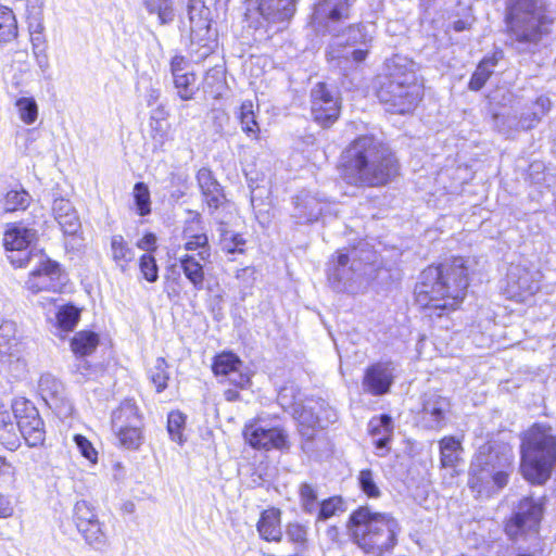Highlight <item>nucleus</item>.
<instances>
[{
	"instance_id": "1",
	"label": "nucleus",
	"mask_w": 556,
	"mask_h": 556,
	"mask_svg": "<svg viewBox=\"0 0 556 556\" xmlns=\"http://www.w3.org/2000/svg\"><path fill=\"white\" fill-rule=\"evenodd\" d=\"M399 174L391 150L374 136H359L341 154V177L351 186L380 187Z\"/></svg>"
},
{
	"instance_id": "2",
	"label": "nucleus",
	"mask_w": 556,
	"mask_h": 556,
	"mask_svg": "<svg viewBox=\"0 0 556 556\" xmlns=\"http://www.w3.org/2000/svg\"><path fill=\"white\" fill-rule=\"evenodd\" d=\"M468 285L465 262L462 257H455L448 263L422 270L415 288L416 301L422 307L439 309L440 316L460 305Z\"/></svg>"
},
{
	"instance_id": "3",
	"label": "nucleus",
	"mask_w": 556,
	"mask_h": 556,
	"mask_svg": "<svg viewBox=\"0 0 556 556\" xmlns=\"http://www.w3.org/2000/svg\"><path fill=\"white\" fill-rule=\"evenodd\" d=\"M377 97L391 113L413 112L422 98V85L418 81L414 62L402 55L388 60L387 74L380 81Z\"/></svg>"
},
{
	"instance_id": "4",
	"label": "nucleus",
	"mask_w": 556,
	"mask_h": 556,
	"mask_svg": "<svg viewBox=\"0 0 556 556\" xmlns=\"http://www.w3.org/2000/svg\"><path fill=\"white\" fill-rule=\"evenodd\" d=\"M514 454L505 444H484L470 465V489L479 496H490L502 490L513 472Z\"/></svg>"
},
{
	"instance_id": "5",
	"label": "nucleus",
	"mask_w": 556,
	"mask_h": 556,
	"mask_svg": "<svg viewBox=\"0 0 556 556\" xmlns=\"http://www.w3.org/2000/svg\"><path fill=\"white\" fill-rule=\"evenodd\" d=\"M349 529L354 542L366 553L380 556L396 543L399 525L388 514L375 513L364 506L350 517Z\"/></svg>"
},
{
	"instance_id": "6",
	"label": "nucleus",
	"mask_w": 556,
	"mask_h": 556,
	"mask_svg": "<svg viewBox=\"0 0 556 556\" xmlns=\"http://www.w3.org/2000/svg\"><path fill=\"white\" fill-rule=\"evenodd\" d=\"M556 463V430L535 424L523 435L521 444V471L536 484L544 483Z\"/></svg>"
},
{
	"instance_id": "7",
	"label": "nucleus",
	"mask_w": 556,
	"mask_h": 556,
	"mask_svg": "<svg viewBox=\"0 0 556 556\" xmlns=\"http://www.w3.org/2000/svg\"><path fill=\"white\" fill-rule=\"evenodd\" d=\"M554 17L539 0H507L509 37L519 43H538L551 30Z\"/></svg>"
},
{
	"instance_id": "8",
	"label": "nucleus",
	"mask_w": 556,
	"mask_h": 556,
	"mask_svg": "<svg viewBox=\"0 0 556 556\" xmlns=\"http://www.w3.org/2000/svg\"><path fill=\"white\" fill-rule=\"evenodd\" d=\"M542 516L543 505L540 498L526 496L517 505L505 526V532L513 541L523 538L529 541V546L527 549L518 547L516 556H536L541 552L539 527Z\"/></svg>"
},
{
	"instance_id": "9",
	"label": "nucleus",
	"mask_w": 556,
	"mask_h": 556,
	"mask_svg": "<svg viewBox=\"0 0 556 556\" xmlns=\"http://www.w3.org/2000/svg\"><path fill=\"white\" fill-rule=\"evenodd\" d=\"M367 262L357 258V251L351 255L340 253L337 262L329 269L328 280L333 290L338 292L356 293L367 282V271L370 267V257Z\"/></svg>"
},
{
	"instance_id": "10",
	"label": "nucleus",
	"mask_w": 556,
	"mask_h": 556,
	"mask_svg": "<svg viewBox=\"0 0 556 556\" xmlns=\"http://www.w3.org/2000/svg\"><path fill=\"white\" fill-rule=\"evenodd\" d=\"M278 403L285 410H290L294 418L302 425L308 428L316 426L324 428L328 422L337 419V414L332 409L325 410L323 417L319 410L324 406V402H309L303 405L296 400V388L294 386L283 387L277 396Z\"/></svg>"
},
{
	"instance_id": "11",
	"label": "nucleus",
	"mask_w": 556,
	"mask_h": 556,
	"mask_svg": "<svg viewBox=\"0 0 556 556\" xmlns=\"http://www.w3.org/2000/svg\"><path fill=\"white\" fill-rule=\"evenodd\" d=\"M37 239V231L21 225L12 224L3 236V245L8 258L14 267L30 265L36 258H42L41 251L35 250L31 244Z\"/></svg>"
},
{
	"instance_id": "12",
	"label": "nucleus",
	"mask_w": 556,
	"mask_h": 556,
	"mask_svg": "<svg viewBox=\"0 0 556 556\" xmlns=\"http://www.w3.org/2000/svg\"><path fill=\"white\" fill-rule=\"evenodd\" d=\"M364 26L361 24L351 25L345 35L336 36L332 42L329 45L327 56L328 60L334 62V65L348 70L353 64L363 62L367 56V50L353 49L351 50L346 46H354L358 42L366 41V34Z\"/></svg>"
},
{
	"instance_id": "13",
	"label": "nucleus",
	"mask_w": 556,
	"mask_h": 556,
	"mask_svg": "<svg viewBox=\"0 0 556 556\" xmlns=\"http://www.w3.org/2000/svg\"><path fill=\"white\" fill-rule=\"evenodd\" d=\"M0 369L15 378L26 372L23 344L17 336V326L11 320L0 325Z\"/></svg>"
},
{
	"instance_id": "14",
	"label": "nucleus",
	"mask_w": 556,
	"mask_h": 556,
	"mask_svg": "<svg viewBox=\"0 0 556 556\" xmlns=\"http://www.w3.org/2000/svg\"><path fill=\"white\" fill-rule=\"evenodd\" d=\"M451 400L437 391H429L420 397V409L416 413V422L426 430L440 431L447 422L451 413Z\"/></svg>"
},
{
	"instance_id": "15",
	"label": "nucleus",
	"mask_w": 556,
	"mask_h": 556,
	"mask_svg": "<svg viewBox=\"0 0 556 556\" xmlns=\"http://www.w3.org/2000/svg\"><path fill=\"white\" fill-rule=\"evenodd\" d=\"M12 409L17 418V434H22L28 446L42 445L46 439V430L43 421L33 403L25 399L16 400Z\"/></svg>"
},
{
	"instance_id": "16",
	"label": "nucleus",
	"mask_w": 556,
	"mask_h": 556,
	"mask_svg": "<svg viewBox=\"0 0 556 556\" xmlns=\"http://www.w3.org/2000/svg\"><path fill=\"white\" fill-rule=\"evenodd\" d=\"M33 263H35V267L26 281V288L33 293L61 291L65 285V276L59 264L47 258L45 254H42V258H36Z\"/></svg>"
},
{
	"instance_id": "17",
	"label": "nucleus",
	"mask_w": 556,
	"mask_h": 556,
	"mask_svg": "<svg viewBox=\"0 0 556 556\" xmlns=\"http://www.w3.org/2000/svg\"><path fill=\"white\" fill-rule=\"evenodd\" d=\"M73 517L86 543L94 549L102 551L106 546V535L94 507L86 501H78L74 506Z\"/></svg>"
},
{
	"instance_id": "18",
	"label": "nucleus",
	"mask_w": 556,
	"mask_h": 556,
	"mask_svg": "<svg viewBox=\"0 0 556 556\" xmlns=\"http://www.w3.org/2000/svg\"><path fill=\"white\" fill-rule=\"evenodd\" d=\"M312 115L324 128L330 127L340 115V99L326 84H317L311 91Z\"/></svg>"
},
{
	"instance_id": "19",
	"label": "nucleus",
	"mask_w": 556,
	"mask_h": 556,
	"mask_svg": "<svg viewBox=\"0 0 556 556\" xmlns=\"http://www.w3.org/2000/svg\"><path fill=\"white\" fill-rule=\"evenodd\" d=\"M190 20V39L192 46H198L202 55H207L213 48V36L208 20L210 10L199 0H191L188 5Z\"/></svg>"
},
{
	"instance_id": "20",
	"label": "nucleus",
	"mask_w": 556,
	"mask_h": 556,
	"mask_svg": "<svg viewBox=\"0 0 556 556\" xmlns=\"http://www.w3.org/2000/svg\"><path fill=\"white\" fill-rule=\"evenodd\" d=\"M243 435L254 448L285 450L289 447L288 434L282 428L266 427L261 421H254L244 427Z\"/></svg>"
},
{
	"instance_id": "21",
	"label": "nucleus",
	"mask_w": 556,
	"mask_h": 556,
	"mask_svg": "<svg viewBox=\"0 0 556 556\" xmlns=\"http://www.w3.org/2000/svg\"><path fill=\"white\" fill-rule=\"evenodd\" d=\"M539 274L520 265H511L507 273V294L517 302L526 303L540 290Z\"/></svg>"
},
{
	"instance_id": "22",
	"label": "nucleus",
	"mask_w": 556,
	"mask_h": 556,
	"mask_svg": "<svg viewBox=\"0 0 556 556\" xmlns=\"http://www.w3.org/2000/svg\"><path fill=\"white\" fill-rule=\"evenodd\" d=\"M329 207L321 198L308 191H301L293 201L291 218L298 225H307L317 222Z\"/></svg>"
},
{
	"instance_id": "23",
	"label": "nucleus",
	"mask_w": 556,
	"mask_h": 556,
	"mask_svg": "<svg viewBox=\"0 0 556 556\" xmlns=\"http://www.w3.org/2000/svg\"><path fill=\"white\" fill-rule=\"evenodd\" d=\"M393 370L391 362H378L369 366L363 378L364 391L375 396L388 393L393 383Z\"/></svg>"
},
{
	"instance_id": "24",
	"label": "nucleus",
	"mask_w": 556,
	"mask_h": 556,
	"mask_svg": "<svg viewBox=\"0 0 556 556\" xmlns=\"http://www.w3.org/2000/svg\"><path fill=\"white\" fill-rule=\"evenodd\" d=\"M350 12L349 0H320L313 14L314 22L329 27V24L348 18Z\"/></svg>"
},
{
	"instance_id": "25",
	"label": "nucleus",
	"mask_w": 556,
	"mask_h": 556,
	"mask_svg": "<svg viewBox=\"0 0 556 556\" xmlns=\"http://www.w3.org/2000/svg\"><path fill=\"white\" fill-rule=\"evenodd\" d=\"M256 4L260 15L268 23H281L295 12L294 0H250Z\"/></svg>"
},
{
	"instance_id": "26",
	"label": "nucleus",
	"mask_w": 556,
	"mask_h": 556,
	"mask_svg": "<svg viewBox=\"0 0 556 556\" xmlns=\"http://www.w3.org/2000/svg\"><path fill=\"white\" fill-rule=\"evenodd\" d=\"M52 211L54 218L59 223L65 235H76L81 227L79 216L73 204L63 198L53 201Z\"/></svg>"
},
{
	"instance_id": "27",
	"label": "nucleus",
	"mask_w": 556,
	"mask_h": 556,
	"mask_svg": "<svg viewBox=\"0 0 556 556\" xmlns=\"http://www.w3.org/2000/svg\"><path fill=\"white\" fill-rule=\"evenodd\" d=\"M143 425L139 407L134 400H124L111 415V427L113 431H121L125 427Z\"/></svg>"
},
{
	"instance_id": "28",
	"label": "nucleus",
	"mask_w": 556,
	"mask_h": 556,
	"mask_svg": "<svg viewBox=\"0 0 556 556\" xmlns=\"http://www.w3.org/2000/svg\"><path fill=\"white\" fill-rule=\"evenodd\" d=\"M281 511L271 507L265 509L256 525L260 536L268 542H280L282 539L281 531Z\"/></svg>"
},
{
	"instance_id": "29",
	"label": "nucleus",
	"mask_w": 556,
	"mask_h": 556,
	"mask_svg": "<svg viewBox=\"0 0 556 556\" xmlns=\"http://www.w3.org/2000/svg\"><path fill=\"white\" fill-rule=\"evenodd\" d=\"M197 180L207 206L212 210L218 208L224 200V194L212 172L205 167L200 168Z\"/></svg>"
},
{
	"instance_id": "30",
	"label": "nucleus",
	"mask_w": 556,
	"mask_h": 556,
	"mask_svg": "<svg viewBox=\"0 0 556 556\" xmlns=\"http://www.w3.org/2000/svg\"><path fill=\"white\" fill-rule=\"evenodd\" d=\"M110 258L115 266L125 273L135 260V251L122 235H113L110 239Z\"/></svg>"
},
{
	"instance_id": "31",
	"label": "nucleus",
	"mask_w": 556,
	"mask_h": 556,
	"mask_svg": "<svg viewBox=\"0 0 556 556\" xmlns=\"http://www.w3.org/2000/svg\"><path fill=\"white\" fill-rule=\"evenodd\" d=\"M177 262L184 271L185 277L195 290H202L204 286V266L202 260L194 254L185 253L177 256Z\"/></svg>"
},
{
	"instance_id": "32",
	"label": "nucleus",
	"mask_w": 556,
	"mask_h": 556,
	"mask_svg": "<svg viewBox=\"0 0 556 556\" xmlns=\"http://www.w3.org/2000/svg\"><path fill=\"white\" fill-rule=\"evenodd\" d=\"M0 442L9 450H15L20 444L17 434V418L15 412L0 410Z\"/></svg>"
},
{
	"instance_id": "33",
	"label": "nucleus",
	"mask_w": 556,
	"mask_h": 556,
	"mask_svg": "<svg viewBox=\"0 0 556 556\" xmlns=\"http://www.w3.org/2000/svg\"><path fill=\"white\" fill-rule=\"evenodd\" d=\"M17 21L9 7L0 3V43H8L17 37Z\"/></svg>"
},
{
	"instance_id": "34",
	"label": "nucleus",
	"mask_w": 556,
	"mask_h": 556,
	"mask_svg": "<svg viewBox=\"0 0 556 556\" xmlns=\"http://www.w3.org/2000/svg\"><path fill=\"white\" fill-rule=\"evenodd\" d=\"M99 344V337L92 331H79L72 341V351L79 356H87L94 352Z\"/></svg>"
},
{
	"instance_id": "35",
	"label": "nucleus",
	"mask_w": 556,
	"mask_h": 556,
	"mask_svg": "<svg viewBox=\"0 0 556 556\" xmlns=\"http://www.w3.org/2000/svg\"><path fill=\"white\" fill-rule=\"evenodd\" d=\"M41 397L47 402H55L62 399L64 387L63 383L51 374H43L38 383Z\"/></svg>"
},
{
	"instance_id": "36",
	"label": "nucleus",
	"mask_w": 556,
	"mask_h": 556,
	"mask_svg": "<svg viewBox=\"0 0 556 556\" xmlns=\"http://www.w3.org/2000/svg\"><path fill=\"white\" fill-rule=\"evenodd\" d=\"M238 119L240 122L242 131H244L251 138H258L260 126L255 119L252 101L247 100L242 102L239 108Z\"/></svg>"
},
{
	"instance_id": "37",
	"label": "nucleus",
	"mask_w": 556,
	"mask_h": 556,
	"mask_svg": "<svg viewBox=\"0 0 556 556\" xmlns=\"http://www.w3.org/2000/svg\"><path fill=\"white\" fill-rule=\"evenodd\" d=\"M462 452L460 441L454 437H444L440 441L441 464L443 467H455Z\"/></svg>"
},
{
	"instance_id": "38",
	"label": "nucleus",
	"mask_w": 556,
	"mask_h": 556,
	"mask_svg": "<svg viewBox=\"0 0 556 556\" xmlns=\"http://www.w3.org/2000/svg\"><path fill=\"white\" fill-rule=\"evenodd\" d=\"M143 425L125 427L121 431H113L121 446L128 450H137L143 442Z\"/></svg>"
},
{
	"instance_id": "39",
	"label": "nucleus",
	"mask_w": 556,
	"mask_h": 556,
	"mask_svg": "<svg viewBox=\"0 0 556 556\" xmlns=\"http://www.w3.org/2000/svg\"><path fill=\"white\" fill-rule=\"evenodd\" d=\"M146 10L150 14H156L161 25L168 24L174 20L172 0H142Z\"/></svg>"
},
{
	"instance_id": "40",
	"label": "nucleus",
	"mask_w": 556,
	"mask_h": 556,
	"mask_svg": "<svg viewBox=\"0 0 556 556\" xmlns=\"http://www.w3.org/2000/svg\"><path fill=\"white\" fill-rule=\"evenodd\" d=\"M31 201L30 194L24 190H10L2 200V207L5 212H16L26 210Z\"/></svg>"
},
{
	"instance_id": "41",
	"label": "nucleus",
	"mask_w": 556,
	"mask_h": 556,
	"mask_svg": "<svg viewBox=\"0 0 556 556\" xmlns=\"http://www.w3.org/2000/svg\"><path fill=\"white\" fill-rule=\"evenodd\" d=\"M241 366V361L233 353H222L215 357L213 371L216 376H231L237 374Z\"/></svg>"
},
{
	"instance_id": "42",
	"label": "nucleus",
	"mask_w": 556,
	"mask_h": 556,
	"mask_svg": "<svg viewBox=\"0 0 556 556\" xmlns=\"http://www.w3.org/2000/svg\"><path fill=\"white\" fill-rule=\"evenodd\" d=\"M496 61L494 59H483L470 78L469 89L473 91L480 90L493 73Z\"/></svg>"
},
{
	"instance_id": "43",
	"label": "nucleus",
	"mask_w": 556,
	"mask_h": 556,
	"mask_svg": "<svg viewBox=\"0 0 556 556\" xmlns=\"http://www.w3.org/2000/svg\"><path fill=\"white\" fill-rule=\"evenodd\" d=\"M551 109V100L545 97L541 96L536 99L534 103V110L531 114H522L521 116V125L526 129H531L538 124L542 116H544Z\"/></svg>"
},
{
	"instance_id": "44",
	"label": "nucleus",
	"mask_w": 556,
	"mask_h": 556,
	"mask_svg": "<svg viewBox=\"0 0 556 556\" xmlns=\"http://www.w3.org/2000/svg\"><path fill=\"white\" fill-rule=\"evenodd\" d=\"M187 241L184 244V249L187 252L198 251L195 256L202 261H208L211 257V251L208 245V239L205 233H197L188 236L186 233Z\"/></svg>"
},
{
	"instance_id": "45",
	"label": "nucleus",
	"mask_w": 556,
	"mask_h": 556,
	"mask_svg": "<svg viewBox=\"0 0 556 556\" xmlns=\"http://www.w3.org/2000/svg\"><path fill=\"white\" fill-rule=\"evenodd\" d=\"M301 507L306 514H316L319 507L317 490L312 484L304 482L299 486Z\"/></svg>"
},
{
	"instance_id": "46",
	"label": "nucleus",
	"mask_w": 556,
	"mask_h": 556,
	"mask_svg": "<svg viewBox=\"0 0 556 556\" xmlns=\"http://www.w3.org/2000/svg\"><path fill=\"white\" fill-rule=\"evenodd\" d=\"M173 81L177 89V94L181 100L188 101L193 99L198 91V88L195 87L197 77L193 72L174 77Z\"/></svg>"
},
{
	"instance_id": "47",
	"label": "nucleus",
	"mask_w": 556,
	"mask_h": 556,
	"mask_svg": "<svg viewBox=\"0 0 556 556\" xmlns=\"http://www.w3.org/2000/svg\"><path fill=\"white\" fill-rule=\"evenodd\" d=\"M186 426V415L179 410H173L167 416V431L170 439L179 444H182L186 439L184 430Z\"/></svg>"
},
{
	"instance_id": "48",
	"label": "nucleus",
	"mask_w": 556,
	"mask_h": 556,
	"mask_svg": "<svg viewBox=\"0 0 556 556\" xmlns=\"http://www.w3.org/2000/svg\"><path fill=\"white\" fill-rule=\"evenodd\" d=\"M80 313L73 305L61 306L56 313V326L63 331H72L79 320Z\"/></svg>"
},
{
	"instance_id": "49",
	"label": "nucleus",
	"mask_w": 556,
	"mask_h": 556,
	"mask_svg": "<svg viewBox=\"0 0 556 556\" xmlns=\"http://www.w3.org/2000/svg\"><path fill=\"white\" fill-rule=\"evenodd\" d=\"M368 431L372 438L392 437L393 435V420L387 414H382L380 416L372 417L368 424Z\"/></svg>"
},
{
	"instance_id": "50",
	"label": "nucleus",
	"mask_w": 556,
	"mask_h": 556,
	"mask_svg": "<svg viewBox=\"0 0 556 556\" xmlns=\"http://www.w3.org/2000/svg\"><path fill=\"white\" fill-rule=\"evenodd\" d=\"M149 377L157 392H162L167 388L169 376L167 363L163 357L156 358L154 366L149 370Z\"/></svg>"
},
{
	"instance_id": "51",
	"label": "nucleus",
	"mask_w": 556,
	"mask_h": 556,
	"mask_svg": "<svg viewBox=\"0 0 556 556\" xmlns=\"http://www.w3.org/2000/svg\"><path fill=\"white\" fill-rule=\"evenodd\" d=\"M20 118L27 125L35 123L38 117V106L33 98H20L15 102Z\"/></svg>"
},
{
	"instance_id": "52",
	"label": "nucleus",
	"mask_w": 556,
	"mask_h": 556,
	"mask_svg": "<svg viewBox=\"0 0 556 556\" xmlns=\"http://www.w3.org/2000/svg\"><path fill=\"white\" fill-rule=\"evenodd\" d=\"M134 199L137 211L140 216H146L151 212L150 191L144 182H137L134 187Z\"/></svg>"
},
{
	"instance_id": "53",
	"label": "nucleus",
	"mask_w": 556,
	"mask_h": 556,
	"mask_svg": "<svg viewBox=\"0 0 556 556\" xmlns=\"http://www.w3.org/2000/svg\"><path fill=\"white\" fill-rule=\"evenodd\" d=\"M286 535L289 542L299 548H304L307 543V528L299 522H290L286 527Z\"/></svg>"
},
{
	"instance_id": "54",
	"label": "nucleus",
	"mask_w": 556,
	"mask_h": 556,
	"mask_svg": "<svg viewBox=\"0 0 556 556\" xmlns=\"http://www.w3.org/2000/svg\"><path fill=\"white\" fill-rule=\"evenodd\" d=\"M338 511H342V500L341 497L333 496L323 501L317 509V520L325 521Z\"/></svg>"
},
{
	"instance_id": "55",
	"label": "nucleus",
	"mask_w": 556,
	"mask_h": 556,
	"mask_svg": "<svg viewBox=\"0 0 556 556\" xmlns=\"http://www.w3.org/2000/svg\"><path fill=\"white\" fill-rule=\"evenodd\" d=\"M139 267L142 276L149 282H155L159 278V268L154 256L151 254H143L139 261Z\"/></svg>"
},
{
	"instance_id": "56",
	"label": "nucleus",
	"mask_w": 556,
	"mask_h": 556,
	"mask_svg": "<svg viewBox=\"0 0 556 556\" xmlns=\"http://www.w3.org/2000/svg\"><path fill=\"white\" fill-rule=\"evenodd\" d=\"M358 482L362 491L369 497H378L380 490L374 480V473L370 469H363L358 476Z\"/></svg>"
},
{
	"instance_id": "57",
	"label": "nucleus",
	"mask_w": 556,
	"mask_h": 556,
	"mask_svg": "<svg viewBox=\"0 0 556 556\" xmlns=\"http://www.w3.org/2000/svg\"><path fill=\"white\" fill-rule=\"evenodd\" d=\"M223 251L227 253L242 252L245 240L241 235L224 232L220 240Z\"/></svg>"
},
{
	"instance_id": "58",
	"label": "nucleus",
	"mask_w": 556,
	"mask_h": 556,
	"mask_svg": "<svg viewBox=\"0 0 556 556\" xmlns=\"http://www.w3.org/2000/svg\"><path fill=\"white\" fill-rule=\"evenodd\" d=\"M73 440L77 448L79 450L80 454L90 463L96 464L98 460V453L94 450L91 442L81 434H75Z\"/></svg>"
},
{
	"instance_id": "59",
	"label": "nucleus",
	"mask_w": 556,
	"mask_h": 556,
	"mask_svg": "<svg viewBox=\"0 0 556 556\" xmlns=\"http://www.w3.org/2000/svg\"><path fill=\"white\" fill-rule=\"evenodd\" d=\"M170 73L173 78L192 73L190 62L184 55H175L170 61Z\"/></svg>"
},
{
	"instance_id": "60",
	"label": "nucleus",
	"mask_w": 556,
	"mask_h": 556,
	"mask_svg": "<svg viewBox=\"0 0 556 556\" xmlns=\"http://www.w3.org/2000/svg\"><path fill=\"white\" fill-rule=\"evenodd\" d=\"M237 279L242 281L245 287H251L255 281V269L245 267L237 271Z\"/></svg>"
},
{
	"instance_id": "61",
	"label": "nucleus",
	"mask_w": 556,
	"mask_h": 556,
	"mask_svg": "<svg viewBox=\"0 0 556 556\" xmlns=\"http://www.w3.org/2000/svg\"><path fill=\"white\" fill-rule=\"evenodd\" d=\"M374 439V445L377 450L376 454L380 457L387 455L390 451L389 444L391 442L392 437H376Z\"/></svg>"
},
{
	"instance_id": "62",
	"label": "nucleus",
	"mask_w": 556,
	"mask_h": 556,
	"mask_svg": "<svg viewBox=\"0 0 556 556\" xmlns=\"http://www.w3.org/2000/svg\"><path fill=\"white\" fill-rule=\"evenodd\" d=\"M13 506L9 496L0 493V518H9L13 515Z\"/></svg>"
},
{
	"instance_id": "63",
	"label": "nucleus",
	"mask_w": 556,
	"mask_h": 556,
	"mask_svg": "<svg viewBox=\"0 0 556 556\" xmlns=\"http://www.w3.org/2000/svg\"><path fill=\"white\" fill-rule=\"evenodd\" d=\"M156 244V237L153 233H147L137 243V247L141 250H154Z\"/></svg>"
},
{
	"instance_id": "64",
	"label": "nucleus",
	"mask_w": 556,
	"mask_h": 556,
	"mask_svg": "<svg viewBox=\"0 0 556 556\" xmlns=\"http://www.w3.org/2000/svg\"><path fill=\"white\" fill-rule=\"evenodd\" d=\"M152 138L160 143V136L163 138L165 131L162 129V123L160 119L151 117L150 122Z\"/></svg>"
}]
</instances>
